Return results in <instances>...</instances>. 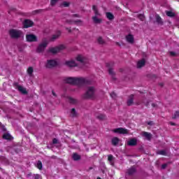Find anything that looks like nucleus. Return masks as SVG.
<instances>
[{"label": "nucleus", "mask_w": 179, "mask_h": 179, "mask_svg": "<svg viewBox=\"0 0 179 179\" xmlns=\"http://www.w3.org/2000/svg\"><path fill=\"white\" fill-rule=\"evenodd\" d=\"M65 83H69V85H76L78 87H81L87 83V80L85 78H75L69 77L64 80Z\"/></svg>", "instance_id": "1"}, {"label": "nucleus", "mask_w": 179, "mask_h": 179, "mask_svg": "<svg viewBox=\"0 0 179 179\" xmlns=\"http://www.w3.org/2000/svg\"><path fill=\"white\" fill-rule=\"evenodd\" d=\"M47 45H48V40L43 39L42 42L38 45L36 48V52H44V50L45 48H47Z\"/></svg>", "instance_id": "2"}, {"label": "nucleus", "mask_w": 179, "mask_h": 179, "mask_svg": "<svg viewBox=\"0 0 179 179\" xmlns=\"http://www.w3.org/2000/svg\"><path fill=\"white\" fill-rule=\"evenodd\" d=\"M95 92L96 89H94V87H89L87 92L83 94V99H92V97L94 96Z\"/></svg>", "instance_id": "3"}, {"label": "nucleus", "mask_w": 179, "mask_h": 179, "mask_svg": "<svg viewBox=\"0 0 179 179\" xmlns=\"http://www.w3.org/2000/svg\"><path fill=\"white\" fill-rule=\"evenodd\" d=\"M9 34L12 38H19V37H23V33L20 30L10 29Z\"/></svg>", "instance_id": "4"}, {"label": "nucleus", "mask_w": 179, "mask_h": 179, "mask_svg": "<svg viewBox=\"0 0 179 179\" xmlns=\"http://www.w3.org/2000/svg\"><path fill=\"white\" fill-rule=\"evenodd\" d=\"M65 45H59L55 48H50L48 52H51V54H57V52H59V51H62V50H65Z\"/></svg>", "instance_id": "5"}, {"label": "nucleus", "mask_w": 179, "mask_h": 179, "mask_svg": "<svg viewBox=\"0 0 179 179\" xmlns=\"http://www.w3.org/2000/svg\"><path fill=\"white\" fill-rule=\"evenodd\" d=\"M92 9L95 13V16L92 17L94 23H100L101 20L97 17V16H100V13H99V11L97 10V6H93Z\"/></svg>", "instance_id": "6"}, {"label": "nucleus", "mask_w": 179, "mask_h": 179, "mask_svg": "<svg viewBox=\"0 0 179 179\" xmlns=\"http://www.w3.org/2000/svg\"><path fill=\"white\" fill-rule=\"evenodd\" d=\"M58 65V62L55 59H50L47 61L46 68H54Z\"/></svg>", "instance_id": "7"}, {"label": "nucleus", "mask_w": 179, "mask_h": 179, "mask_svg": "<svg viewBox=\"0 0 179 179\" xmlns=\"http://www.w3.org/2000/svg\"><path fill=\"white\" fill-rule=\"evenodd\" d=\"M115 134H122L123 135L128 134V130L124 128H117L113 130Z\"/></svg>", "instance_id": "8"}, {"label": "nucleus", "mask_w": 179, "mask_h": 179, "mask_svg": "<svg viewBox=\"0 0 179 179\" xmlns=\"http://www.w3.org/2000/svg\"><path fill=\"white\" fill-rule=\"evenodd\" d=\"M76 61H78V62H80V64H85V62H86V57H85L83 55H78L76 57Z\"/></svg>", "instance_id": "9"}, {"label": "nucleus", "mask_w": 179, "mask_h": 179, "mask_svg": "<svg viewBox=\"0 0 179 179\" xmlns=\"http://www.w3.org/2000/svg\"><path fill=\"white\" fill-rule=\"evenodd\" d=\"M26 38L27 41H37V37L33 34H28L26 36Z\"/></svg>", "instance_id": "10"}, {"label": "nucleus", "mask_w": 179, "mask_h": 179, "mask_svg": "<svg viewBox=\"0 0 179 179\" xmlns=\"http://www.w3.org/2000/svg\"><path fill=\"white\" fill-rule=\"evenodd\" d=\"M65 65L70 67L78 66V64L75 60H69L65 62Z\"/></svg>", "instance_id": "11"}, {"label": "nucleus", "mask_w": 179, "mask_h": 179, "mask_svg": "<svg viewBox=\"0 0 179 179\" xmlns=\"http://www.w3.org/2000/svg\"><path fill=\"white\" fill-rule=\"evenodd\" d=\"M23 24H24V27L27 29V27H31V26H33L34 23H33V21H31L30 20H25L23 22Z\"/></svg>", "instance_id": "12"}, {"label": "nucleus", "mask_w": 179, "mask_h": 179, "mask_svg": "<svg viewBox=\"0 0 179 179\" xmlns=\"http://www.w3.org/2000/svg\"><path fill=\"white\" fill-rule=\"evenodd\" d=\"M137 142H138V140H136V138H131L127 141V145H129V146H135Z\"/></svg>", "instance_id": "13"}, {"label": "nucleus", "mask_w": 179, "mask_h": 179, "mask_svg": "<svg viewBox=\"0 0 179 179\" xmlns=\"http://www.w3.org/2000/svg\"><path fill=\"white\" fill-rule=\"evenodd\" d=\"M126 40L127 43H130V44L134 43V36L129 34L126 36Z\"/></svg>", "instance_id": "14"}, {"label": "nucleus", "mask_w": 179, "mask_h": 179, "mask_svg": "<svg viewBox=\"0 0 179 179\" xmlns=\"http://www.w3.org/2000/svg\"><path fill=\"white\" fill-rule=\"evenodd\" d=\"M145 62H146L145 61V59H143L138 61V63H137V67L138 68H142V66H145Z\"/></svg>", "instance_id": "15"}, {"label": "nucleus", "mask_w": 179, "mask_h": 179, "mask_svg": "<svg viewBox=\"0 0 179 179\" xmlns=\"http://www.w3.org/2000/svg\"><path fill=\"white\" fill-rule=\"evenodd\" d=\"M142 135H143V136L146 138V139H148V141L150 140V138H152V134H150V133H148L146 131H143L142 133Z\"/></svg>", "instance_id": "16"}, {"label": "nucleus", "mask_w": 179, "mask_h": 179, "mask_svg": "<svg viewBox=\"0 0 179 179\" xmlns=\"http://www.w3.org/2000/svg\"><path fill=\"white\" fill-rule=\"evenodd\" d=\"M134 103V95H131L127 101V106H132Z\"/></svg>", "instance_id": "17"}, {"label": "nucleus", "mask_w": 179, "mask_h": 179, "mask_svg": "<svg viewBox=\"0 0 179 179\" xmlns=\"http://www.w3.org/2000/svg\"><path fill=\"white\" fill-rule=\"evenodd\" d=\"M17 89H18L19 92H20L23 94H26V93H27V91L26 90V88H24L22 86H18Z\"/></svg>", "instance_id": "18"}, {"label": "nucleus", "mask_w": 179, "mask_h": 179, "mask_svg": "<svg viewBox=\"0 0 179 179\" xmlns=\"http://www.w3.org/2000/svg\"><path fill=\"white\" fill-rule=\"evenodd\" d=\"M118 142H120V139L117 137H115L112 139V145L114 146L118 145Z\"/></svg>", "instance_id": "19"}, {"label": "nucleus", "mask_w": 179, "mask_h": 179, "mask_svg": "<svg viewBox=\"0 0 179 179\" xmlns=\"http://www.w3.org/2000/svg\"><path fill=\"white\" fill-rule=\"evenodd\" d=\"M59 36H61V32H58L57 34L52 35L51 38V41H54V40H57V38H58Z\"/></svg>", "instance_id": "20"}, {"label": "nucleus", "mask_w": 179, "mask_h": 179, "mask_svg": "<svg viewBox=\"0 0 179 179\" xmlns=\"http://www.w3.org/2000/svg\"><path fill=\"white\" fill-rule=\"evenodd\" d=\"M135 171H136V169H135V168L132 167L128 170L127 173H128L129 176H132L135 173Z\"/></svg>", "instance_id": "21"}, {"label": "nucleus", "mask_w": 179, "mask_h": 179, "mask_svg": "<svg viewBox=\"0 0 179 179\" xmlns=\"http://www.w3.org/2000/svg\"><path fill=\"white\" fill-rule=\"evenodd\" d=\"M3 139H7L8 141H10L12 139V136L10 134H5L3 135Z\"/></svg>", "instance_id": "22"}, {"label": "nucleus", "mask_w": 179, "mask_h": 179, "mask_svg": "<svg viewBox=\"0 0 179 179\" xmlns=\"http://www.w3.org/2000/svg\"><path fill=\"white\" fill-rule=\"evenodd\" d=\"M69 23H76V24H78V26H81V24H83L82 21L75 20H73L72 21H69Z\"/></svg>", "instance_id": "23"}, {"label": "nucleus", "mask_w": 179, "mask_h": 179, "mask_svg": "<svg viewBox=\"0 0 179 179\" xmlns=\"http://www.w3.org/2000/svg\"><path fill=\"white\" fill-rule=\"evenodd\" d=\"M61 8H68L69 6V2L64 1L60 4Z\"/></svg>", "instance_id": "24"}, {"label": "nucleus", "mask_w": 179, "mask_h": 179, "mask_svg": "<svg viewBox=\"0 0 179 179\" xmlns=\"http://www.w3.org/2000/svg\"><path fill=\"white\" fill-rule=\"evenodd\" d=\"M106 17L109 20H113V19H114V15L110 13H106Z\"/></svg>", "instance_id": "25"}, {"label": "nucleus", "mask_w": 179, "mask_h": 179, "mask_svg": "<svg viewBox=\"0 0 179 179\" xmlns=\"http://www.w3.org/2000/svg\"><path fill=\"white\" fill-rule=\"evenodd\" d=\"M69 103H71V104H76V103H78V100L72 98V97H69Z\"/></svg>", "instance_id": "26"}, {"label": "nucleus", "mask_w": 179, "mask_h": 179, "mask_svg": "<svg viewBox=\"0 0 179 179\" xmlns=\"http://www.w3.org/2000/svg\"><path fill=\"white\" fill-rule=\"evenodd\" d=\"M36 167L37 169H38L39 170H41V169H43V164L41 163V161H38L36 163Z\"/></svg>", "instance_id": "27"}, {"label": "nucleus", "mask_w": 179, "mask_h": 179, "mask_svg": "<svg viewBox=\"0 0 179 179\" xmlns=\"http://www.w3.org/2000/svg\"><path fill=\"white\" fill-rule=\"evenodd\" d=\"M114 158L113 157V155H108V161L110 162V164L112 165V166H114V163L113 162V159Z\"/></svg>", "instance_id": "28"}, {"label": "nucleus", "mask_w": 179, "mask_h": 179, "mask_svg": "<svg viewBox=\"0 0 179 179\" xmlns=\"http://www.w3.org/2000/svg\"><path fill=\"white\" fill-rule=\"evenodd\" d=\"M59 0H50V6H55L57 5V3Z\"/></svg>", "instance_id": "29"}, {"label": "nucleus", "mask_w": 179, "mask_h": 179, "mask_svg": "<svg viewBox=\"0 0 179 179\" xmlns=\"http://www.w3.org/2000/svg\"><path fill=\"white\" fill-rule=\"evenodd\" d=\"M73 160H79V159H80V156H79V155L75 153L73 155Z\"/></svg>", "instance_id": "30"}, {"label": "nucleus", "mask_w": 179, "mask_h": 179, "mask_svg": "<svg viewBox=\"0 0 179 179\" xmlns=\"http://www.w3.org/2000/svg\"><path fill=\"white\" fill-rule=\"evenodd\" d=\"M33 67H29L28 69H27V73L31 76L32 73H33Z\"/></svg>", "instance_id": "31"}, {"label": "nucleus", "mask_w": 179, "mask_h": 179, "mask_svg": "<svg viewBox=\"0 0 179 179\" xmlns=\"http://www.w3.org/2000/svg\"><path fill=\"white\" fill-rule=\"evenodd\" d=\"M99 44H104V40L101 37H99L97 39Z\"/></svg>", "instance_id": "32"}, {"label": "nucleus", "mask_w": 179, "mask_h": 179, "mask_svg": "<svg viewBox=\"0 0 179 179\" xmlns=\"http://www.w3.org/2000/svg\"><path fill=\"white\" fill-rule=\"evenodd\" d=\"M71 117H76V110L75 108L71 109Z\"/></svg>", "instance_id": "33"}, {"label": "nucleus", "mask_w": 179, "mask_h": 179, "mask_svg": "<svg viewBox=\"0 0 179 179\" xmlns=\"http://www.w3.org/2000/svg\"><path fill=\"white\" fill-rule=\"evenodd\" d=\"M155 17L157 23H162V18L160 17V16H159V15H156Z\"/></svg>", "instance_id": "34"}, {"label": "nucleus", "mask_w": 179, "mask_h": 179, "mask_svg": "<svg viewBox=\"0 0 179 179\" xmlns=\"http://www.w3.org/2000/svg\"><path fill=\"white\" fill-rule=\"evenodd\" d=\"M167 16H169L170 17H173L174 16V13L171 11H167L166 12Z\"/></svg>", "instance_id": "35"}, {"label": "nucleus", "mask_w": 179, "mask_h": 179, "mask_svg": "<svg viewBox=\"0 0 179 179\" xmlns=\"http://www.w3.org/2000/svg\"><path fill=\"white\" fill-rule=\"evenodd\" d=\"M178 117H179V110L175 112V113H174V115H173V119H176V118H178Z\"/></svg>", "instance_id": "36"}, {"label": "nucleus", "mask_w": 179, "mask_h": 179, "mask_svg": "<svg viewBox=\"0 0 179 179\" xmlns=\"http://www.w3.org/2000/svg\"><path fill=\"white\" fill-rule=\"evenodd\" d=\"M158 155H162L163 156H166V152L165 150H160L157 152Z\"/></svg>", "instance_id": "37"}, {"label": "nucleus", "mask_w": 179, "mask_h": 179, "mask_svg": "<svg viewBox=\"0 0 179 179\" xmlns=\"http://www.w3.org/2000/svg\"><path fill=\"white\" fill-rule=\"evenodd\" d=\"M110 97L112 99H115V97H117V94H115V92H112V93H110Z\"/></svg>", "instance_id": "38"}, {"label": "nucleus", "mask_w": 179, "mask_h": 179, "mask_svg": "<svg viewBox=\"0 0 179 179\" xmlns=\"http://www.w3.org/2000/svg\"><path fill=\"white\" fill-rule=\"evenodd\" d=\"M139 19H141V20L143 21V20H145V16H143V15H141L139 16Z\"/></svg>", "instance_id": "39"}, {"label": "nucleus", "mask_w": 179, "mask_h": 179, "mask_svg": "<svg viewBox=\"0 0 179 179\" xmlns=\"http://www.w3.org/2000/svg\"><path fill=\"white\" fill-rule=\"evenodd\" d=\"M53 143H58V140H57V138H54L52 141Z\"/></svg>", "instance_id": "40"}, {"label": "nucleus", "mask_w": 179, "mask_h": 179, "mask_svg": "<svg viewBox=\"0 0 179 179\" xmlns=\"http://www.w3.org/2000/svg\"><path fill=\"white\" fill-rule=\"evenodd\" d=\"M109 73L110 75H113L114 73V71H113V69H109Z\"/></svg>", "instance_id": "41"}, {"label": "nucleus", "mask_w": 179, "mask_h": 179, "mask_svg": "<svg viewBox=\"0 0 179 179\" xmlns=\"http://www.w3.org/2000/svg\"><path fill=\"white\" fill-rule=\"evenodd\" d=\"M166 167H167V164H164L162 166V169H166Z\"/></svg>", "instance_id": "42"}, {"label": "nucleus", "mask_w": 179, "mask_h": 179, "mask_svg": "<svg viewBox=\"0 0 179 179\" xmlns=\"http://www.w3.org/2000/svg\"><path fill=\"white\" fill-rule=\"evenodd\" d=\"M40 178H41L40 175H36L35 179H40Z\"/></svg>", "instance_id": "43"}, {"label": "nucleus", "mask_w": 179, "mask_h": 179, "mask_svg": "<svg viewBox=\"0 0 179 179\" xmlns=\"http://www.w3.org/2000/svg\"><path fill=\"white\" fill-rule=\"evenodd\" d=\"M170 54L172 57H174V55H176V52H171Z\"/></svg>", "instance_id": "44"}, {"label": "nucleus", "mask_w": 179, "mask_h": 179, "mask_svg": "<svg viewBox=\"0 0 179 179\" xmlns=\"http://www.w3.org/2000/svg\"><path fill=\"white\" fill-rule=\"evenodd\" d=\"M99 118L100 120H103L104 118V115H101V116H99Z\"/></svg>", "instance_id": "45"}, {"label": "nucleus", "mask_w": 179, "mask_h": 179, "mask_svg": "<svg viewBox=\"0 0 179 179\" xmlns=\"http://www.w3.org/2000/svg\"><path fill=\"white\" fill-rule=\"evenodd\" d=\"M148 125H153V122H148Z\"/></svg>", "instance_id": "46"}, {"label": "nucleus", "mask_w": 179, "mask_h": 179, "mask_svg": "<svg viewBox=\"0 0 179 179\" xmlns=\"http://www.w3.org/2000/svg\"><path fill=\"white\" fill-rule=\"evenodd\" d=\"M74 17H79V15H77V14H76V15H74Z\"/></svg>", "instance_id": "47"}, {"label": "nucleus", "mask_w": 179, "mask_h": 179, "mask_svg": "<svg viewBox=\"0 0 179 179\" xmlns=\"http://www.w3.org/2000/svg\"><path fill=\"white\" fill-rule=\"evenodd\" d=\"M170 124H171V125H176V124L173 123V122H170Z\"/></svg>", "instance_id": "48"}, {"label": "nucleus", "mask_w": 179, "mask_h": 179, "mask_svg": "<svg viewBox=\"0 0 179 179\" xmlns=\"http://www.w3.org/2000/svg\"><path fill=\"white\" fill-rule=\"evenodd\" d=\"M53 96H55V92H52Z\"/></svg>", "instance_id": "49"}, {"label": "nucleus", "mask_w": 179, "mask_h": 179, "mask_svg": "<svg viewBox=\"0 0 179 179\" xmlns=\"http://www.w3.org/2000/svg\"><path fill=\"white\" fill-rule=\"evenodd\" d=\"M67 30H68L69 32H71V29H67Z\"/></svg>", "instance_id": "50"}, {"label": "nucleus", "mask_w": 179, "mask_h": 179, "mask_svg": "<svg viewBox=\"0 0 179 179\" xmlns=\"http://www.w3.org/2000/svg\"><path fill=\"white\" fill-rule=\"evenodd\" d=\"M152 106L155 107V104L152 103Z\"/></svg>", "instance_id": "51"}, {"label": "nucleus", "mask_w": 179, "mask_h": 179, "mask_svg": "<svg viewBox=\"0 0 179 179\" xmlns=\"http://www.w3.org/2000/svg\"><path fill=\"white\" fill-rule=\"evenodd\" d=\"M97 179H101V178H97Z\"/></svg>", "instance_id": "52"}, {"label": "nucleus", "mask_w": 179, "mask_h": 179, "mask_svg": "<svg viewBox=\"0 0 179 179\" xmlns=\"http://www.w3.org/2000/svg\"><path fill=\"white\" fill-rule=\"evenodd\" d=\"M178 27H179V25H178Z\"/></svg>", "instance_id": "53"}]
</instances>
